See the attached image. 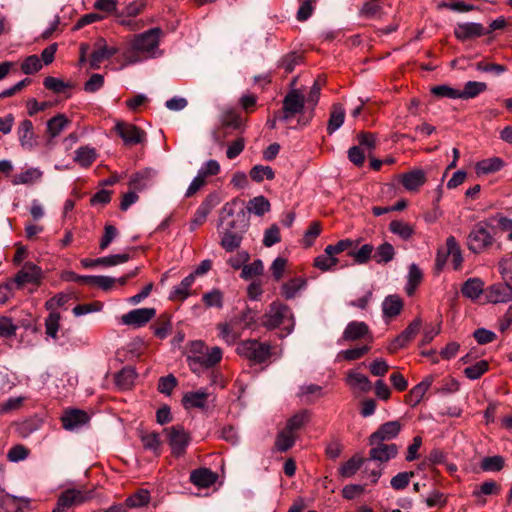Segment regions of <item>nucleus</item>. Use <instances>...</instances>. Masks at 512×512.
Segmentation results:
<instances>
[{"label":"nucleus","mask_w":512,"mask_h":512,"mask_svg":"<svg viewBox=\"0 0 512 512\" xmlns=\"http://www.w3.org/2000/svg\"><path fill=\"white\" fill-rule=\"evenodd\" d=\"M241 204L242 201L239 198H234L223 205L219 215V226L222 228V231H246L248 220L245 211L243 209H240L238 212L235 211V208Z\"/></svg>","instance_id":"1"},{"label":"nucleus","mask_w":512,"mask_h":512,"mask_svg":"<svg viewBox=\"0 0 512 512\" xmlns=\"http://www.w3.org/2000/svg\"><path fill=\"white\" fill-rule=\"evenodd\" d=\"M494 243L492 227L485 221L476 223L467 236V247L475 254L487 251Z\"/></svg>","instance_id":"2"},{"label":"nucleus","mask_w":512,"mask_h":512,"mask_svg":"<svg viewBox=\"0 0 512 512\" xmlns=\"http://www.w3.org/2000/svg\"><path fill=\"white\" fill-rule=\"evenodd\" d=\"M286 323L288 324V332H291L294 326L291 309L279 301L272 302L262 316L261 325L272 330Z\"/></svg>","instance_id":"3"},{"label":"nucleus","mask_w":512,"mask_h":512,"mask_svg":"<svg viewBox=\"0 0 512 512\" xmlns=\"http://www.w3.org/2000/svg\"><path fill=\"white\" fill-rule=\"evenodd\" d=\"M236 352L254 364H262L272 356V346L268 342L248 339L238 343Z\"/></svg>","instance_id":"4"},{"label":"nucleus","mask_w":512,"mask_h":512,"mask_svg":"<svg viewBox=\"0 0 512 512\" xmlns=\"http://www.w3.org/2000/svg\"><path fill=\"white\" fill-rule=\"evenodd\" d=\"M223 357V351L220 347L214 346L206 349L203 354L187 355L186 362L193 373L199 374L203 369H209L216 366Z\"/></svg>","instance_id":"5"},{"label":"nucleus","mask_w":512,"mask_h":512,"mask_svg":"<svg viewBox=\"0 0 512 512\" xmlns=\"http://www.w3.org/2000/svg\"><path fill=\"white\" fill-rule=\"evenodd\" d=\"M161 35L160 28H151L144 33L135 35L131 41V49L136 53L151 57L159 45Z\"/></svg>","instance_id":"6"},{"label":"nucleus","mask_w":512,"mask_h":512,"mask_svg":"<svg viewBox=\"0 0 512 512\" xmlns=\"http://www.w3.org/2000/svg\"><path fill=\"white\" fill-rule=\"evenodd\" d=\"M171 453L174 457H182L191 442L190 434L181 425H174L164 429Z\"/></svg>","instance_id":"7"},{"label":"nucleus","mask_w":512,"mask_h":512,"mask_svg":"<svg viewBox=\"0 0 512 512\" xmlns=\"http://www.w3.org/2000/svg\"><path fill=\"white\" fill-rule=\"evenodd\" d=\"M114 130L126 146H135L146 142V132L133 123L117 120Z\"/></svg>","instance_id":"8"},{"label":"nucleus","mask_w":512,"mask_h":512,"mask_svg":"<svg viewBox=\"0 0 512 512\" xmlns=\"http://www.w3.org/2000/svg\"><path fill=\"white\" fill-rule=\"evenodd\" d=\"M305 107V98L298 89L287 93L283 99V107L280 115L281 121L288 122L290 119L301 113Z\"/></svg>","instance_id":"9"},{"label":"nucleus","mask_w":512,"mask_h":512,"mask_svg":"<svg viewBox=\"0 0 512 512\" xmlns=\"http://www.w3.org/2000/svg\"><path fill=\"white\" fill-rule=\"evenodd\" d=\"M91 499V493L78 490L67 489L63 491L57 500V505L54 510L66 512L74 506H78Z\"/></svg>","instance_id":"10"},{"label":"nucleus","mask_w":512,"mask_h":512,"mask_svg":"<svg viewBox=\"0 0 512 512\" xmlns=\"http://www.w3.org/2000/svg\"><path fill=\"white\" fill-rule=\"evenodd\" d=\"M360 339H369V341L373 340L369 326L363 321H351L346 325L341 338L338 340V344L345 341L352 342Z\"/></svg>","instance_id":"11"},{"label":"nucleus","mask_w":512,"mask_h":512,"mask_svg":"<svg viewBox=\"0 0 512 512\" xmlns=\"http://www.w3.org/2000/svg\"><path fill=\"white\" fill-rule=\"evenodd\" d=\"M403 428L402 423L399 420L389 421L383 423L379 428L373 432L369 437V444L374 445L379 442L385 443L395 439Z\"/></svg>","instance_id":"12"},{"label":"nucleus","mask_w":512,"mask_h":512,"mask_svg":"<svg viewBox=\"0 0 512 512\" xmlns=\"http://www.w3.org/2000/svg\"><path fill=\"white\" fill-rule=\"evenodd\" d=\"M156 315L154 308H138L122 315L121 324L139 328L146 325Z\"/></svg>","instance_id":"13"},{"label":"nucleus","mask_w":512,"mask_h":512,"mask_svg":"<svg viewBox=\"0 0 512 512\" xmlns=\"http://www.w3.org/2000/svg\"><path fill=\"white\" fill-rule=\"evenodd\" d=\"M43 276L42 269L32 262H26L14 277L18 286L39 284Z\"/></svg>","instance_id":"14"},{"label":"nucleus","mask_w":512,"mask_h":512,"mask_svg":"<svg viewBox=\"0 0 512 512\" xmlns=\"http://www.w3.org/2000/svg\"><path fill=\"white\" fill-rule=\"evenodd\" d=\"M485 297L493 304L509 302L512 300V286L508 281L493 284L485 290Z\"/></svg>","instance_id":"15"},{"label":"nucleus","mask_w":512,"mask_h":512,"mask_svg":"<svg viewBox=\"0 0 512 512\" xmlns=\"http://www.w3.org/2000/svg\"><path fill=\"white\" fill-rule=\"evenodd\" d=\"M118 52L117 48L109 47L106 40L99 38L94 45V51L91 54L89 65L91 69H99L102 62L111 58Z\"/></svg>","instance_id":"16"},{"label":"nucleus","mask_w":512,"mask_h":512,"mask_svg":"<svg viewBox=\"0 0 512 512\" xmlns=\"http://www.w3.org/2000/svg\"><path fill=\"white\" fill-rule=\"evenodd\" d=\"M217 204V196L213 194L208 195L195 211L194 216L190 222V230L194 231L197 227L202 225L206 221L207 216L211 213Z\"/></svg>","instance_id":"17"},{"label":"nucleus","mask_w":512,"mask_h":512,"mask_svg":"<svg viewBox=\"0 0 512 512\" xmlns=\"http://www.w3.org/2000/svg\"><path fill=\"white\" fill-rule=\"evenodd\" d=\"M62 425L66 430H75L90 421L87 412L80 409H69L61 417Z\"/></svg>","instance_id":"18"},{"label":"nucleus","mask_w":512,"mask_h":512,"mask_svg":"<svg viewBox=\"0 0 512 512\" xmlns=\"http://www.w3.org/2000/svg\"><path fill=\"white\" fill-rule=\"evenodd\" d=\"M369 451V459L380 463L388 462L396 457L398 454V447L396 444H387L379 442L378 444L371 445Z\"/></svg>","instance_id":"19"},{"label":"nucleus","mask_w":512,"mask_h":512,"mask_svg":"<svg viewBox=\"0 0 512 512\" xmlns=\"http://www.w3.org/2000/svg\"><path fill=\"white\" fill-rule=\"evenodd\" d=\"M219 337L228 345H234L242 335V329L237 325V321L230 319L229 322L219 323L217 325Z\"/></svg>","instance_id":"20"},{"label":"nucleus","mask_w":512,"mask_h":512,"mask_svg":"<svg viewBox=\"0 0 512 512\" xmlns=\"http://www.w3.org/2000/svg\"><path fill=\"white\" fill-rule=\"evenodd\" d=\"M485 33V28L482 24L473 22L457 24L454 29L455 37L461 41L480 37Z\"/></svg>","instance_id":"21"},{"label":"nucleus","mask_w":512,"mask_h":512,"mask_svg":"<svg viewBox=\"0 0 512 512\" xmlns=\"http://www.w3.org/2000/svg\"><path fill=\"white\" fill-rule=\"evenodd\" d=\"M129 259H130V256L126 253H123V254L109 255V256L97 258L94 260L82 259L81 264L85 268L93 267L96 265H103V266L110 267V266H116L119 264H123V263L127 262Z\"/></svg>","instance_id":"22"},{"label":"nucleus","mask_w":512,"mask_h":512,"mask_svg":"<svg viewBox=\"0 0 512 512\" xmlns=\"http://www.w3.org/2000/svg\"><path fill=\"white\" fill-rule=\"evenodd\" d=\"M157 172L152 168H146L131 176L129 185L137 190L145 189L154 183Z\"/></svg>","instance_id":"23"},{"label":"nucleus","mask_w":512,"mask_h":512,"mask_svg":"<svg viewBox=\"0 0 512 512\" xmlns=\"http://www.w3.org/2000/svg\"><path fill=\"white\" fill-rule=\"evenodd\" d=\"M433 383V377L427 376L420 383L415 385L407 395V402L410 406L418 405L426 394L427 390Z\"/></svg>","instance_id":"24"},{"label":"nucleus","mask_w":512,"mask_h":512,"mask_svg":"<svg viewBox=\"0 0 512 512\" xmlns=\"http://www.w3.org/2000/svg\"><path fill=\"white\" fill-rule=\"evenodd\" d=\"M195 282V274L186 276L180 284L173 287L169 299L173 301H184L190 295V289Z\"/></svg>","instance_id":"25"},{"label":"nucleus","mask_w":512,"mask_h":512,"mask_svg":"<svg viewBox=\"0 0 512 512\" xmlns=\"http://www.w3.org/2000/svg\"><path fill=\"white\" fill-rule=\"evenodd\" d=\"M190 481L197 487L208 488L216 481V475L208 468H200L191 472Z\"/></svg>","instance_id":"26"},{"label":"nucleus","mask_w":512,"mask_h":512,"mask_svg":"<svg viewBox=\"0 0 512 512\" xmlns=\"http://www.w3.org/2000/svg\"><path fill=\"white\" fill-rule=\"evenodd\" d=\"M425 181V173L420 169L405 173L401 177V183L408 191H417Z\"/></svg>","instance_id":"27"},{"label":"nucleus","mask_w":512,"mask_h":512,"mask_svg":"<svg viewBox=\"0 0 512 512\" xmlns=\"http://www.w3.org/2000/svg\"><path fill=\"white\" fill-rule=\"evenodd\" d=\"M209 394L205 390L188 392L183 396L182 402L185 408L203 409L207 405Z\"/></svg>","instance_id":"28"},{"label":"nucleus","mask_w":512,"mask_h":512,"mask_svg":"<svg viewBox=\"0 0 512 512\" xmlns=\"http://www.w3.org/2000/svg\"><path fill=\"white\" fill-rule=\"evenodd\" d=\"M20 144L25 149H32L34 146L33 124L30 120H23L18 127Z\"/></svg>","instance_id":"29"},{"label":"nucleus","mask_w":512,"mask_h":512,"mask_svg":"<svg viewBox=\"0 0 512 512\" xmlns=\"http://www.w3.org/2000/svg\"><path fill=\"white\" fill-rule=\"evenodd\" d=\"M97 158L96 149L90 146H81L75 151L74 161L83 168L90 167Z\"/></svg>","instance_id":"30"},{"label":"nucleus","mask_w":512,"mask_h":512,"mask_svg":"<svg viewBox=\"0 0 512 512\" xmlns=\"http://www.w3.org/2000/svg\"><path fill=\"white\" fill-rule=\"evenodd\" d=\"M346 382L350 388L361 392H367L371 389V382L368 377L353 370L348 372Z\"/></svg>","instance_id":"31"},{"label":"nucleus","mask_w":512,"mask_h":512,"mask_svg":"<svg viewBox=\"0 0 512 512\" xmlns=\"http://www.w3.org/2000/svg\"><path fill=\"white\" fill-rule=\"evenodd\" d=\"M137 377L136 371L132 367H124L115 376V384L121 390H128L134 385Z\"/></svg>","instance_id":"32"},{"label":"nucleus","mask_w":512,"mask_h":512,"mask_svg":"<svg viewBox=\"0 0 512 512\" xmlns=\"http://www.w3.org/2000/svg\"><path fill=\"white\" fill-rule=\"evenodd\" d=\"M504 161L499 157H492L476 163L475 170L478 175L495 173L502 169Z\"/></svg>","instance_id":"33"},{"label":"nucleus","mask_w":512,"mask_h":512,"mask_svg":"<svg viewBox=\"0 0 512 512\" xmlns=\"http://www.w3.org/2000/svg\"><path fill=\"white\" fill-rule=\"evenodd\" d=\"M461 292L467 298L477 299L484 292V282L480 278H469L462 285Z\"/></svg>","instance_id":"34"},{"label":"nucleus","mask_w":512,"mask_h":512,"mask_svg":"<svg viewBox=\"0 0 512 512\" xmlns=\"http://www.w3.org/2000/svg\"><path fill=\"white\" fill-rule=\"evenodd\" d=\"M307 281L303 277H296L285 282L281 287V294L286 299H293L297 293L305 289Z\"/></svg>","instance_id":"35"},{"label":"nucleus","mask_w":512,"mask_h":512,"mask_svg":"<svg viewBox=\"0 0 512 512\" xmlns=\"http://www.w3.org/2000/svg\"><path fill=\"white\" fill-rule=\"evenodd\" d=\"M245 232L241 231H230V232H224L221 231V246L223 249H225L227 252H233L236 250L243 239V235Z\"/></svg>","instance_id":"36"},{"label":"nucleus","mask_w":512,"mask_h":512,"mask_svg":"<svg viewBox=\"0 0 512 512\" xmlns=\"http://www.w3.org/2000/svg\"><path fill=\"white\" fill-rule=\"evenodd\" d=\"M403 308V302L397 295L387 296L382 303L383 315L388 318H393L400 314Z\"/></svg>","instance_id":"37"},{"label":"nucleus","mask_w":512,"mask_h":512,"mask_svg":"<svg viewBox=\"0 0 512 512\" xmlns=\"http://www.w3.org/2000/svg\"><path fill=\"white\" fill-rule=\"evenodd\" d=\"M447 254L451 257L454 270L462 267L463 256L462 251L454 236H449L446 240Z\"/></svg>","instance_id":"38"},{"label":"nucleus","mask_w":512,"mask_h":512,"mask_svg":"<svg viewBox=\"0 0 512 512\" xmlns=\"http://www.w3.org/2000/svg\"><path fill=\"white\" fill-rule=\"evenodd\" d=\"M246 208L249 213L256 216H263L265 213L270 211L271 205L266 197L260 195L249 200Z\"/></svg>","instance_id":"39"},{"label":"nucleus","mask_w":512,"mask_h":512,"mask_svg":"<svg viewBox=\"0 0 512 512\" xmlns=\"http://www.w3.org/2000/svg\"><path fill=\"white\" fill-rule=\"evenodd\" d=\"M487 90L485 82L468 81L464 85L463 90H459L460 99H472Z\"/></svg>","instance_id":"40"},{"label":"nucleus","mask_w":512,"mask_h":512,"mask_svg":"<svg viewBox=\"0 0 512 512\" xmlns=\"http://www.w3.org/2000/svg\"><path fill=\"white\" fill-rule=\"evenodd\" d=\"M389 230L403 240H409L415 232L414 227L411 224L402 220L391 221L389 224Z\"/></svg>","instance_id":"41"},{"label":"nucleus","mask_w":512,"mask_h":512,"mask_svg":"<svg viewBox=\"0 0 512 512\" xmlns=\"http://www.w3.org/2000/svg\"><path fill=\"white\" fill-rule=\"evenodd\" d=\"M70 123L64 114H58L47 122V133L51 138L57 137Z\"/></svg>","instance_id":"42"},{"label":"nucleus","mask_w":512,"mask_h":512,"mask_svg":"<svg viewBox=\"0 0 512 512\" xmlns=\"http://www.w3.org/2000/svg\"><path fill=\"white\" fill-rule=\"evenodd\" d=\"M344 118H345V109L343 108L342 105H334L333 108H332V111L330 113V118H329V121H328V126H327V132L329 134H333L336 130H338L343 122H344Z\"/></svg>","instance_id":"43"},{"label":"nucleus","mask_w":512,"mask_h":512,"mask_svg":"<svg viewBox=\"0 0 512 512\" xmlns=\"http://www.w3.org/2000/svg\"><path fill=\"white\" fill-rule=\"evenodd\" d=\"M394 256V247L390 243L384 242L374 249L373 260L378 264L388 263L393 260Z\"/></svg>","instance_id":"44"},{"label":"nucleus","mask_w":512,"mask_h":512,"mask_svg":"<svg viewBox=\"0 0 512 512\" xmlns=\"http://www.w3.org/2000/svg\"><path fill=\"white\" fill-rule=\"evenodd\" d=\"M296 434H293L285 428L278 432L275 439V447L279 452H285L289 450L296 441Z\"/></svg>","instance_id":"45"},{"label":"nucleus","mask_w":512,"mask_h":512,"mask_svg":"<svg viewBox=\"0 0 512 512\" xmlns=\"http://www.w3.org/2000/svg\"><path fill=\"white\" fill-rule=\"evenodd\" d=\"M309 422V413L306 410H303L299 413H296L291 418L287 420L285 429L289 432L296 434L297 432L303 428Z\"/></svg>","instance_id":"46"},{"label":"nucleus","mask_w":512,"mask_h":512,"mask_svg":"<svg viewBox=\"0 0 512 512\" xmlns=\"http://www.w3.org/2000/svg\"><path fill=\"white\" fill-rule=\"evenodd\" d=\"M257 313L253 309L246 307L237 316L231 318L237 321V325L242 329H249L256 323Z\"/></svg>","instance_id":"47"},{"label":"nucleus","mask_w":512,"mask_h":512,"mask_svg":"<svg viewBox=\"0 0 512 512\" xmlns=\"http://www.w3.org/2000/svg\"><path fill=\"white\" fill-rule=\"evenodd\" d=\"M489 370V363L486 360H480L475 364L464 369V375L470 380H477Z\"/></svg>","instance_id":"48"},{"label":"nucleus","mask_w":512,"mask_h":512,"mask_svg":"<svg viewBox=\"0 0 512 512\" xmlns=\"http://www.w3.org/2000/svg\"><path fill=\"white\" fill-rule=\"evenodd\" d=\"M422 272L416 264H411L408 271V282L406 285V292L408 295H412L415 288L420 284L422 280Z\"/></svg>","instance_id":"49"},{"label":"nucleus","mask_w":512,"mask_h":512,"mask_svg":"<svg viewBox=\"0 0 512 512\" xmlns=\"http://www.w3.org/2000/svg\"><path fill=\"white\" fill-rule=\"evenodd\" d=\"M370 351L369 345H363L361 347H355L347 350H342L338 353L337 359L338 360H346V361H353L358 360L362 358L364 355H366Z\"/></svg>","instance_id":"50"},{"label":"nucleus","mask_w":512,"mask_h":512,"mask_svg":"<svg viewBox=\"0 0 512 512\" xmlns=\"http://www.w3.org/2000/svg\"><path fill=\"white\" fill-rule=\"evenodd\" d=\"M250 177L255 182H262L264 179L273 180L275 173L270 166L255 165L250 170Z\"/></svg>","instance_id":"51"},{"label":"nucleus","mask_w":512,"mask_h":512,"mask_svg":"<svg viewBox=\"0 0 512 512\" xmlns=\"http://www.w3.org/2000/svg\"><path fill=\"white\" fill-rule=\"evenodd\" d=\"M141 441L145 449L153 451L157 456L161 454V440L158 433L144 434L141 436Z\"/></svg>","instance_id":"52"},{"label":"nucleus","mask_w":512,"mask_h":512,"mask_svg":"<svg viewBox=\"0 0 512 512\" xmlns=\"http://www.w3.org/2000/svg\"><path fill=\"white\" fill-rule=\"evenodd\" d=\"M374 246L371 244L362 245L357 251L350 252L357 264H366L371 258L373 259Z\"/></svg>","instance_id":"53"},{"label":"nucleus","mask_w":512,"mask_h":512,"mask_svg":"<svg viewBox=\"0 0 512 512\" xmlns=\"http://www.w3.org/2000/svg\"><path fill=\"white\" fill-rule=\"evenodd\" d=\"M41 177V172L36 168H29L24 172L16 174L13 177L12 183L14 185L29 184L35 182Z\"/></svg>","instance_id":"54"},{"label":"nucleus","mask_w":512,"mask_h":512,"mask_svg":"<svg viewBox=\"0 0 512 512\" xmlns=\"http://www.w3.org/2000/svg\"><path fill=\"white\" fill-rule=\"evenodd\" d=\"M150 501V493L148 490L140 489L133 495L129 496L125 503L128 507H142Z\"/></svg>","instance_id":"55"},{"label":"nucleus","mask_w":512,"mask_h":512,"mask_svg":"<svg viewBox=\"0 0 512 512\" xmlns=\"http://www.w3.org/2000/svg\"><path fill=\"white\" fill-rule=\"evenodd\" d=\"M301 62L302 55L296 52H291L281 58L279 67L283 68L286 73H291Z\"/></svg>","instance_id":"56"},{"label":"nucleus","mask_w":512,"mask_h":512,"mask_svg":"<svg viewBox=\"0 0 512 512\" xmlns=\"http://www.w3.org/2000/svg\"><path fill=\"white\" fill-rule=\"evenodd\" d=\"M363 464V459L358 456H354L350 458L348 461H346L341 467H340V474L343 477H351L353 476L359 468Z\"/></svg>","instance_id":"57"},{"label":"nucleus","mask_w":512,"mask_h":512,"mask_svg":"<svg viewBox=\"0 0 512 512\" xmlns=\"http://www.w3.org/2000/svg\"><path fill=\"white\" fill-rule=\"evenodd\" d=\"M498 270L504 281L512 286V254L502 257L498 263Z\"/></svg>","instance_id":"58"},{"label":"nucleus","mask_w":512,"mask_h":512,"mask_svg":"<svg viewBox=\"0 0 512 512\" xmlns=\"http://www.w3.org/2000/svg\"><path fill=\"white\" fill-rule=\"evenodd\" d=\"M431 93L439 98H448V99H460L459 98V89H455L449 85H437L431 88Z\"/></svg>","instance_id":"59"},{"label":"nucleus","mask_w":512,"mask_h":512,"mask_svg":"<svg viewBox=\"0 0 512 512\" xmlns=\"http://www.w3.org/2000/svg\"><path fill=\"white\" fill-rule=\"evenodd\" d=\"M42 68L41 59L37 55H30L24 59L21 64L23 73L30 75L38 72Z\"/></svg>","instance_id":"60"},{"label":"nucleus","mask_w":512,"mask_h":512,"mask_svg":"<svg viewBox=\"0 0 512 512\" xmlns=\"http://www.w3.org/2000/svg\"><path fill=\"white\" fill-rule=\"evenodd\" d=\"M504 467V458L502 456H489L483 458L481 468L484 471H500Z\"/></svg>","instance_id":"61"},{"label":"nucleus","mask_w":512,"mask_h":512,"mask_svg":"<svg viewBox=\"0 0 512 512\" xmlns=\"http://www.w3.org/2000/svg\"><path fill=\"white\" fill-rule=\"evenodd\" d=\"M263 272V263L260 259L253 261L251 264H245L241 271V278L248 280Z\"/></svg>","instance_id":"62"},{"label":"nucleus","mask_w":512,"mask_h":512,"mask_svg":"<svg viewBox=\"0 0 512 512\" xmlns=\"http://www.w3.org/2000/svg\"><path fill=\"white\" fill-rule=\"evenodd\" d=\"M60 318L61 317L58 312H50L45 320L46 334L54 339L57 337Z\"/></svg>","instance_id":"63"},{"label":"nucleus","mask_w":512,"mask_h":512,"mask_svg":"<svg viewBox=\"0 0 512 512\" xmlns=\"http://www.w3.org/2000/svg\"><path fill=\"white\" fill-rule=\"evenodd\" d=\"M281 241L280 229L276 224L271 225L264 232L263 245L265 247H272Z\"/></svg>","instance_id":"64"}]
</instances>
